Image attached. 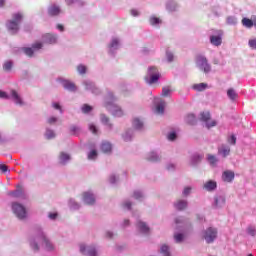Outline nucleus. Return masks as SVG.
<instances>
[{"instance_id": "1", "label": "nucleus", "mask_w": 256, "mask_h": 256, "mask_svg": "<svg viewBox=\"0 0 256 256\" xmlns=\"http://www.w3.org/2000/svg\"><path fill=\"white\" fill-rule=\"evenodd\" d=\"M21 21H23V14L14 13L12 15V20H9L6 24L8 31L17 33V31H19V23H21Z\"/></svg>"}, {"instance_id": "2", "label": "nucleus", "mask_w": 256, "mask_h": 256, "mask_svg": "<svg viewBox=\"0 0 256 256\" xmlns=\"http://www.w3.org/2000/svg\"><path fill=\"white\" fill-rule=\"evenodd\" d=\"M144 81L148 85H154V83H157L159 81V70L155 67H150L144 77Z\"/></svg>"}, {"instance_id": "3", "label": "nucleus", "mask_w": 256, "mask_h": 256, "mask_svg": "<svg viewBox=\"0 0 256 256\" xmlns=\"http://www.w3.org/2000/svg\"><path fill=\"white\" fill-rule=\"evenodd\" d=\"M196 66L204 73L211 72V64H209V60H207V57L201 54L196 56Z\"/></svg>"}, {"instance_id": "4", "label": "nucleus", "mask_w": 256, "mask_h": 256, "mask_svg": "<svg viewBox=\"0 0 256 256\" xmlns=\"http://www.w3.org/2000/svg\"><path fill=\"white\" fill-rule=\"evenodd\" d=\"M12 211L18 219H27V210L19 203L12 204Z\"/></svg>"}, {"instance_id": "5", "label": "nucleus", "mask_w": 256, "mask_h": 256, "mask_svg": "<svg viewBox=\"0 0 256 256\" xmlns=\"http://www.w3.org/2000/svg\"><path fill=\"white\" fill-rule=\"evenodd\" d=\"M105 107L114 117H123V110L113 102H106Z\"/></svg>"}, {"instance_id": "6", "label": "nucleus", "mask_w": 256, "mask_h": 256, "mask_svg": "<svg viewBox=\"0 0 256 256\" xmlns=\"http://www.w3.org/2000/svg\"><path fill=\"white\" fill-rule=\"evenodd\" d=\"M203 239H205L206 243H213L215 239H217V229L215 228H208L204 231Z\"/></svg>"}, {"instance_id": "7", "label": "nucleus", "mask_w": 256, "mask_h": 256, "mask_svg": "<svg viewBox=\"0 0 256 256\" xmlns=\"http://www.w3.org/2000/svg\"><path fill=\"white\" fill-rule=\"evenodd\" d=\"M210 119H211V113L202 112L200 114V120H202L204 123H206V126L208 129H211V127H215L217 125V122L215 120H212L211 123H209Z\"/></svg>"}, {"instance_id": "8", "label": "nucleus", "mask_w": 256, "mask_h": 256, "mask_svg": "<svg viewBox=\"0 0 256 256\" xmlns=\"http://www.w3.org/2000/svg\"><path fill=\"white\" fill-rule=\"evenodd\" d=\"M42 47L43 44L41 42H36L32 45V48H24L23 51L28 57H33V53H35V51H39Z\"/></svg>"}, {"instance_id": "9", "label": "nucleus", "mask_w": 256, "mask_h": 256, "mask_svg": "<svg viewBox=\"0 0 256 256\" xmlns=\"http://www.w3.org/2000/svg\"><path fill=\"white\" fill-rule=\"evenodd\" d=\"M233 179H235V173L233 171L227 170L223 172L222 181H224L225 183H231Z\"/></svg>"}, {"instance_id": "10", "label": "nucleus", "mask_w": 256, "mask_h": 256, "mask_svg": "<svg viewBox=\"0 0 256 256\" xmlns=\"http://www.w3.org/2000/svg\"><path fill=\"white\" fill-rule=\"evenodd\" d=\"M83 201L86 203V205H93L95 203V196H93L92 193L84 192Z\"/></svg>"}, {"instance_id": "11", "label": "nucleus", "mask_w": 256, "mask_h": 256, "mask_svg": "<svg viewBox=\"0 0 256 256\" xmlns=\"http://www.w3.org/2000/svg\"><path fill=\"white\" fill-rule=\"evenodd\" d=\"M137 229L140 231V233H143L144 235H149V226L143 221H138L137 222Z\"/></svg>"}, {"instance_id": "12", "label": "nucleus", "mask_w": 256, "mask_h": 256, "mask_svg": "<svg viewBox=\"0 0 256 256\" xmlns=\"http://www.w3.org/2000/svg\"><path fill=\"white\" fill-rule=\"evenodd\" d=\"M62 85L64 89H67L68 91H77V86H75V83L69 80H63Z\"/></svg>"}, {"instance_id": "13", "label": "nucleus", "mask_w": 256, "mask_h": 256, "mask_svg": "<svg viewBox=\"0 0 256 256\" xmlns=\"http://www.w3.org/2000/svg\"><path fill=\"white\" fill-rule=\"evenodd\" d=\"M241 23H242L243 27H246V29H251L252 27H254L255 17H253L252 19L243 18Z\"/></svg>"}, {"instance_id": "14", "label": "nucleus", "mask_w": 256, "mask_h": 256, "mask_svg": "<svg viewBox=\"0 0 256 256\" xmlns=\"http://www.w3.org/2000/svg\"><path fill=\"white\" fill-rule=\"evenodd\" d=\"M61 13V8L57 5H52L48 8V15L51 17H56V15H59Z\"/></svg>"}, {"instance_id": "15", "label": "nucleus", "mask_w": 256, "mask_h": 256, "mask_svg": "<svg viewBox=\"0 0 256 256\" xmlns=\"http://www.w3.org/2000/svg\"><path fill=\"white\" fill-rule=\"evenodd\" d=\"M43 39H44V43H49L50 45L57 43V36L53 34H46L44 35Z\"/></svg>"}, {"instance_id": "16", "label": "nucleus", "mask_w": 256, "mask_h": 256, "mask_svg": "<svg viewBox=\"0 0 256 256\" xmlns=\"http://www.w3.org/2000/svg\"><path fill=\"white\" fill-rule=\"evenodd\" d=\"M204 189H206V191H215V189H217V182L209 180L204 184Z\"/></svg>"}, {"instance_id": "17", "label": "nucleus", "mask_w": 256, "mask_h": 256, "mask_svg": "<svg viewBox=\"0 0 256 256\" xmlns=\"http://www.w3.org/2000/svg\"><path fill=\"white\" fill-rule=\"evenodd\" d=\"M174 207L178 211H183L184 209H187V201L186 200H178L175 204Z\"/></svg>"}, {"instance_id": "18", "label": "nucleus", "mask_w": 256, "mask_h": 256, "mask_svg": "<svg viewBox=\"0 0 256 256\" xmlns=\"http://www.w3.org/2000/svg\"><path fill=\"white\" fill-rule=\"evenodd\" d=\"M210 43L212 45H215V47H219V45H221V43H223V40H222L221 36L212 35V36H210Z\"/></svg>"}, {"instance_id": "19", "label": "nucleus", "mask_w": 256, "mask_h": 256, "mask_svg": "<svg viewBox=\"0 0 256 256\" xmlns=\"http://www.w3.org/2000/svg\"><path fill=\"white\" fill-rule=\"evenodd\" d=\"M84 85L86 91H92V93L95 94L99 93V89L95 87V84H93V82H84Z\"/></svg>"}, {"instance_id": "20", "label": "nucleus", "mask_w": 256, "mask_h": 256, "mask_svg": "<svg viewBox=\"0 0 256 256\" xmlns=\"http://www.w3.org/2000/svg\"><path fill=\"white\" fill-rule=\"evenodd\" d=\"M12 99H14L16 105H23V100L21 99V96H19V93L15 90H11Z\"/></svg>"}, {"instance_id": "21", "label": "nucleus", "mask_w": 256, "mask_h": 256, "mask_svg": "<svg viewBox=\"0 0 256 256\" xmlns=\"http://www.w3.org/2000/svg\"><path fill=\"white\" fill-rule=\"evenodd\" d=\"M41 239H42V243L46 247L47 251H53V244H51L49 239H47V237H45V235H43V234L41 236Z\"/></svg>"}, {"instance_id": "22", "label": "nucleus", "mask_w": 256, "mask_h": 256, "mask_svg": "<svg viewBox=\"0 0 256 256\" xmlns=\"http://www.w3.org/2000/svg\"><path fill=\"white\" fill-rule=\"evenodd\" d=\"M113 150V146L111 145V143L109 142H103L101 145V151L103 153H111V151Z\"/></svg>"}, {"instance_id": "23", "label": "nucleus", "mask_w": 256, "mask_h": 256, "mask_svg": "<svg viewBox=\"0 0 256 256\" xmlns=\"http://www.w3.org/2000/svg\"><path fill=\"white\" fill-rule=\"evenodd\" d=\"M100 119H101V122L103 123V125H106L110 129H111V127H113V124H111L110 119H109V117H107V115L101 114Z\"/></svg>"}, {"instance_id": "24", "label": "nucleus", "mask_w": 256, "mask_h": 256, "mask_svg": "<svg viewBox=\"0 0 256 256\" xmlns=\"http://www.w3.org/2000/svg\"><path fill=\"white\" fill-rule=\"evenodd\" d=\"M69 159H71V156H69V154L65 152L60 153L59 160L62 165H65L67 161H69Z\"/></svg>"}, {"instance_id": "25", "label": "nucleus", "mask_w": 256, "mask_h": 256, "mask_svg": "<svg viewBox=\"0 0 256 256\" xmlns=\"http://www.w3.org/2000/svg\"><path fill=\"white\" fill-rule=\"evenodd\" d=\"M171 93H173V89L171 86H166L162 88V97H171Z\"/></svg>"}, {"instance_id": "26", "label": "nucleus", "mask_w": 256, "mask_h": 256, "mask_svg": "<svg viewBox=\"0 0 256 256\" xmlns=\"http://www.w3.org/2000/svg\"><path fill=\"white\" fill-rule=\"evenodd\" d=\"M227 96L229 97V99H231V101H235L239 97L237 92H235V90L232 88L228 89Z\"/></svg>"}, {"instance_id": "27", "label": "nucleus", "mask_w": 256, "mask_h": 256, "mask_svg": "<svg viewBox=\"0 0 256 256\" xmlns=\"http://www.w3.org/2000/svg\"><path fill=\"white\" fill-rule=\"evenodd\" d=\"M225 205V197L218 196L215 198V206L216 207H223Z\"/></svg>"}, {"instance_id": "28", "label": "nucleus", "mask_w": 256, "mask_h": 256, "mask_svg": "<svg viewBox=\"0 0 256 256\" xmlns=\"http://www.w3.org/2000/svg\"><path fill=\"white\" fill-rule=\"evenodd\" d=\"M186 123H188V125H195V123H197V118H195V115L193 114H188L186 117Z\"/></svg>"}, {"instance_id": "29", "label": "nucleus", "mask_w": 256, "mask_h": 256, "mask_svg": "<svg viewBox=\"0 0 256 256\" xmlns=\"http://www.w3.org/2000/svg\"><path fill=\"white\" fill-rule=\"evenodd\" d=\"M219 153L223 155V157H227V155L231 153V148H229V146H222L221 149H219Z\"/></svg>"}, {"instance_id": "30", "label": "nucleus", "mask_w": 256, "mask_h": 256, "mask_svg": "<svg viewBox=\"0 0 256 256\" xmlns=\"http://www.w3.org/2000/svg\"><path fill=\"white\" fill-rule=\"evenodd\" d=\"M193 89H195L196 91H205V89H207V84L206 83L195 84L193 86Z\"/></svg>"}, {"instance_id": "31", "label": "nucleus", "mask_w": 256, "mask_h": 256, "mask_svg": "<svg viewBox=\"0 0 256 256\" xmlns=\"http://www.w3.org/2000/svg\"><path fill=\"white\" fill-rule=\"evenodd\" d=\"M161 255H162V256H171V252L169 251V246H167V245H162V248H161Z\"/></svg>"}, {"instance_id": "32", "label": "nucleus", "mask_w": 256, "mask_h": 256, "mask_svg": "<svg viewBox=\"0 0 256 256\" xmlns=\"http://www.w3.org/2000/svg\"><path fill=\"white\" fill-rule=\"evenodd\" d=\"M149 23L150 25L155 26V25H159V23H161V20L156 16H151L149 18Z\"/></svg>"}, {"instance_id": "33", "label": "nucleus", "mask_w": 256, "mask_h": 256, "mask_svg": "<svg viewBox=\"0 0 256 256\" xmlns=\"http://www.w3.org/2000/svg\"><path fill=\"white\" fill-rule=\"evenodd\" d=\"M133 127H135V129H142L143 122L141 120H139V118H135L133 121Z\"/></svg>"}, {"instance_id": "34", "label": "nucleus", "mask_w": 256, "mask_h": 256, "mask_svg": "<svg viewBox=\"0 0 256 256\" xmlns=\"http://www.w3.org/2000/svg\"><path fill=\"white\" fill-rule=\"evenodd\" d=\"M166 8L168 9V11H175V9H177V3H175L174 1H170L166 4Z\"/></svg>"}, {"instance_id": "35", "label": "nucleus", "mask_w": 256, "mask_h": 256, "mask_svg": "<svg viewBox=\"0 0 256 256\" xmlns=\"http://www.w3.org/2000/svg\"><path fill=\"white\" fill-rule=\"evenodd\" d=\"M208 162L210 163V165H217V157H215V155H211V154H208Z\"/></svg>"}, {"instance_id": "36", "label": "nucleus", "mask_w": 256, "mask_h": 256, "mask_svg": "<svg viewBox=\"0 0 256 256\" xmlns=\"http://www.w3.org/2000/svg\"><path fill=\"white\" fill-rule=\"evenodd\" d=\"M91 111H93V107L92 106H90L88 104H84L82 106V113L87 114V113H91Z\"/></svg>"}, {"instance_id": "37", "label": "nucleus", "mask_w": 256, "mask_h": 256, "mask_svg": "<svg viewBox=\"0 0 256 256\" xmlns=\"http://www.w3.org/2000/svg\"><path fill=\"white\" fill-rule=\"evenodd\" d=\"M12 68H13V62L11 61H7L3 65L4 71H11Z\"/></svg>"}, {"instance_id": "38", "label": "nucleus", "mask_w": 256, "mask_h": 256, "mask_svg": "<svg viewBox=\"0 0 256 256\" xmlns=\"http://www.w3.org/2000/svg\"><path fill=\"white\" fill-rule=\"evenodd\" d=\"M77 71L80 75H85L87 73V67L85 65H78Z\"/></svg>"}, {"instance_id": "39", "label": "nucleus", "mask_w": 256, "mask_h": 256, "mask_svg": "<svg viewBox=\"0 0 256 256\" xmlns=\"http://www.w3.org/2000/svg\"><path fill=\"white\" fill-rule=\"evenodd\" d=\"M166 59H167L168 63H171L173 61V59H175L173 52L166 51Z\"/></svg>"}, {"instance_id": "40", "label": "nucleus", "mask_w": 256, "mask_h": 256, "mask_svg": "<svg viewBox=\"0 0 256 256\" xmlns=\"http://www.w3.org/2000/svg\"><path fill=\"white\" fill-rule=\"evenodd\" d=\"M247 233H248V235H251V237H255V235H256L255 227H253V226L248 227Z\"/></svg>"}, {"instance_id": "41", "label": "nucleus", "mask_w": 256, "mask_h": 256, "mask_svg": "<svg viewBox=\"0 0 256 256\" xmlns=\"http://www.w3.org/2000/svg\"><path fill=\"white\" fill-rule=\"evenodd\" d=\"M147 159H148V161H157L159 159V157L157 156V154H155V152H152L149 154Z\"/></svg>"}, {"instance_id": "42", "label": "nucleus", "mask_w": 256, "mask_h": 256, "mask_svg": "<svg viewBox=\"0 0 256 256\" xmlns=\"http://www.w3.org/2000/svg\"><path fill=\"white\" fill-rule=\"evenodd\" d=\"M167 139H168V141H175V139H177V133H175V132H170V133L167 135Z\"/></svg>"}, {"instance_id": "43", "label": "nucleus", "mask_w": 256, "mask_h": 256, "mask_svg": "<svg viewBox=\"0 0 256 256\" xmlns=\"http://www.w3.org/2000/svg\"><path fill=\"white\" fill-rule=\"evenodd\" d=\"M201 159H203V156L194 155L192 158V165H195V163H199V161H201Z\"/></svg>"}, {"instance_id": "44", "label": "nucleus", "mask_w": 256, "mask_h": 256, "mask_svg": "<svg viewBox=\"0 0 256 256\" xmlns=\"http://www.w3.org/2000/svg\"><path fill=\"white\" fill-rule=\"evenodd\" d=\"M183 237L184 236L181 233H178V234L174 235V239H175L176 243H181V241H183Z\"/></svg>"}, {"instance_id": "45", "label": "nucleus", "mask_w": 256, "mask_h": 256, "mask_svg": "<svg viewBox=\"0 0 256 256\" xmlns=\"http://www.w3.org/2000/svg\"><path fill=\"white\" fill-rule=\"evenodd\" d=\"M88 256H97V250L94 247L88 248Z\"/></svg>"}, {"instance_id": "46", "label": "nucleus", "mask_w": 256, "mask_h": 256, "mask_svg": "<svg viewBox=\"0 0 256 256\" xmlns=\"http://www.w3.org/2000/svg\"><path fill=\"white\" fill-rule=\"evenodd\" d=\"M248 45L251 49H255L256 50V38L254 39H250L248 42Z\"/></svg>"}, {"instance_id": "47", "label": "nucleus", "mask_w": 256, "mask_h": 256, "mask_svg": "<svg viewBox=\"0 0 256 256\" xmlns=\"http://www.w3.org/2000/svg\"><path fill=\"white\" fill-rule=\"evenodd\" d=\"M88 159H97V151L96 150L90 151V153L88 154Z\"/></svg>"}, {"instance_id": "48", "label": "nucleus", "mask_w": 256, "mask_h": 256, "mask_svg": "<svg viewBox=\"0 0 256 256\" xmlns=\"http://www.w3.org/2000/svg\"><path fill=\"white\" fill-rule=\"evenodd\" d=\"M228 142L230 143V145H235L237 143V137H235V135H232Z\"/></svg>"}, {"instance_id": "49", "label": "nucleus", "mask_w": 256, "mask_h": 256, "mask_svg": "<svg viewBox=\"0 0 256 256\" xmlns=\"http://www.w3.org/2000/svg\"><path fill=\"white\" fill-rule=\"evenodd\" d=\"M89 129L94 135H97V127L94 124H90Z\"/></svg>"}, {"instance_id": "50", "label": "nucleus", "mask_w": 256, "mask_h": 256, "mask_svg": "<svg viewBox=\"0 0 256 256\" xmlns=\"http://www.w3.org/2000/svg\"><path fill=\"white\" fill-rule=\"evenodd\" d=\"M134 199H141L143 197V193H141L140 191H136L133 194Z\"/></svg>"}, {"instance_id": "51", "label": "nucleus", "mask_w": 256, "mask_h": 256, "mask_svg": "<svg viewBox=\"0 0 256 256\" xmlns=\"http://www.w3.org/2000/svg\"><path fill=\"white\" fill-rule=\"evenodd\" d=\"M46 137H47V139H53V137H55V133L51 130H48L46 132Z\"/></svg>"}, {"instance_id": "52", "label": "nucleus", "mask_w": 256, "mask_h": 256, "mask_svg": "<svg viewBox=\"0 0 256 256\" xmlns=\"http://www.w3.org/2000/svg\"><path fill=\"white\" fill-rule=\"evenodd\" d=\"M0 171H2V173H7V171H9V168L5 164H0Z\"/></svg>"}, {"instance_id": "53", "label": "nucleus", "mask_w": 256, "mask_h": 256, "mask_svg": "<svg viewBox=\"0 0 256 256\" xmlns=\"http://www.w3.org/2000/svg\"><path fill=\"white\" fill-rule=\"evenodd\" d=\"M130 13L132 17H139V11L136 9H132Z\"/></svg>"}, {"instance_id": "54", "label": "nucleus", "mask_w": 256, "mask_h": 256, "mask_svg": "<svg viewBox=\"0 0 256 256\" xmlns=\"http://www.w3.org/2000/svg\"><path fill=\"white\" fill-rule=\"evenodd\" d=\"M0 99H9V95L6 92L0 90Z\"/></svg>"}, {"instance_id": "55", "label": "nucleus", "mask_w": 256, "mask_h": 256, "mask_svg": "<svg viewBox=\"0 0 256 256\" xmlns=\"http://www.w3.org/2000/svg\"><path fill=\"white\" fill-rule=\"evenodd\" d=\"M190 193H191V187L184 188L183 195H185V197H187V195H189Z\"/></svg>"}, {"instance_id": "56", "label": "nucleus", "mask_w": 256, "mask_h": 256, "mask_svg": "<svg viewBox=\"0 0 256 256\" xmlns=\"http://www.w3.org/2000/svg\"><path fill=\"white\" fill-rule=\"evenodd\" d=\"M118 45H119V41L117 39H113L110 44V47L113 48V47H117Z\"/></svg>"}, {"instance_id": "57", "label": "nucleus", "mask_w": 256, "mask_h": 256, "mask_svg": "<svg viewBox=\"0 0 256 256\" xmlns=\"http://www.w3.org/2000/svg\"><path fill=\"white\" fill-rule=\"evenodd\" d=\"M9 195H11L12 197H19V195H21V192L13 191V192H10Z\"/></svg>"}, {"instance_id": "58", "label": "nucleus", "mask_w": 256, "mask_h": 256, "mask_svg": "<svg viewBox=\"0 0 256 256\" xmlns=\"http://www.w3.org/2000/svg\"><path fill=\"white\" fill-rule=\"evenodd\" d=\"M165 107H167V103L165 102V100H161V113H163Z\"/></svg>"}, {"instance_id": "59", "label": "nucleus", "mask_w": 256, "mask_h": 256, "mask_svg": "<svg viewBox=\"0 0 256 256\" xmlns=\"http://www.w3.org/2000/svg\"><path fill=\"white\" fill-rule=\"evenodd\" d=\"M123 207L125 208V209H131V202L130 201H127V202H125L124 204H123Z\"/></svg>"}, {"instance_id": "60", "label": "nucleus", "mask_w": 256, "mask_h": 256, "mask_svg": "<svg viewBox=\"0 0 256 256\" xmlns=\"http://www.w3.org/2000/svg\"><path fill=\"white\" fill-rule=\"evenodd\" d=\"M155 113H161V104L158 103L154 109Z\"/></svg>"}, {"instance_id": "61", "label": "nucleus", "mask_w": 256, "mask_h": 256, "mask_svg": "<svg viewBox=\"0 0 256 256\" xmlns=\"http://www.w3.org/2000/svg\"><path fill=\"white\" fill-rule=\"evenodd\" d=\"M48 123L50 125H53V123H57V119L55 117H51V118L48 119Z\"/></svg>"}, {"instance_id": "62", "label": "nucleus", "mask_w": 256, "mask_h": 256, "mask_svg": "<svg viewBox=\"0 0 256 256\" xmlns=\"http://www.w3.org/2000/svg\"><path fill=\"white\" fill-rule=\"evenodd\" d=\"M53 107H54V109L61 111V105L59 103H53Z\"/></svg>"}, {"instance_id": "63", "label": "nucleus", "mask_w": 256, "mask_h": 256, "mask_svg": "<svg viewBox=\"0 0 256 256\" xmlns=\"http://www.w3.org/2000/svg\"><path fill=\"white\" fill-rule=\"evenodd\" d=\"M48 217L49 219H57V213H50Z\"/></svg>"}, {"instance_id": "64", "label": "nucleus", "mask_w": 256, "mask_h": 256, "mask_svg": "<svg viewBox=\"0 0 256 256\" xmlns=\"http://www.w3.org/2000/svg\"><path fill=\"white\" fill-rule=\"evenodd\" d=\"M57 29H59V31H64L65 30V28L61 24L57 25Z\"/></svg>"}]
</instances>
